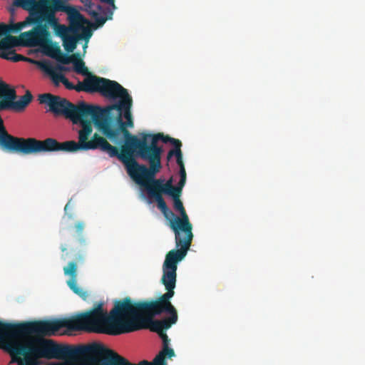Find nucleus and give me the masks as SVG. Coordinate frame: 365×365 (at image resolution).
Returning a JSON list of instances; mask_svg holds the SVG:
<instances>
[{
    "mask_svg": "<svg viewBox=\"0 0 365 365\" xmlns=\"http://www.w3.org/2000/svg\"><path fill=\"white\" fill-rule=\"evenodd\" d=\"M61 328L71 330L70 318L18 324L0 321V341L11 363L19 365H103L102 342L59 344L41 337L54 335Z\"/></svg>",
    "mask_w": 365,
    "mask_h": 365,
    "instance_id": "nucleus-1",
    "label": "nucleus"
},
{
    "mask_svg": "<svg viewBox=\"0 0 365 365\" xmlns=\"http://www.w3.org/2000/svg\"><path fill=\"white\" fill-rule=\"evenodd\" d=\"M83 86L86 91H98L110 99L119 98L117 103L103 108L96 106L93 124L106 138L95 133L88 138V143L91 145L86 150L106 153L110 158H118L127 168L136 161V158L142 159V152L161 148L158 143L163 137L162 133H142L138 138L127 129L133 126V121L130 111L133 98L126 88L115 81L95 76L88 78Z\"/></svg>",
    "mask_w": 365,
    "mask_h": 365,
    "instance_id": "nucleus-2",
    "label": "nucleus"
},
{
    "mask_svg": "<svg viewBox=\"0 0 365 365\" xmlns=\"http://www.w3.org/2000/svg\"><path fill=\"white\" fill-rule=\"evenodd\" d=\"M38 101L40 104L45 105L47 107V112L53 114L54 116H64L70 119L73 124L80 125L81 129L78 131V140L60 143L52 138L43 140L34 138H24L21 154L31 155L58 151L74 153L86 150V148L91 145V143H88V140L93 132V118L96 106L88 105L83 101L73 104L65 98L50 93L40 94Z\"/></svg>",
    "mask_w": 365,
    "mask_h": 365,
    "instance_id": "nucleus-3",
    "label": "nucleus"
},
{
    "mask_svg": "<svg viewBox=\"0 0 365 365\" xmlns=\"http://www.w3.org/2000/svg\"><path fill=\"white\" fill-rule=\"evenodd\" d=\"M183 258L165 256L163 264L161 282L167 292L158 299L150 302H133L130 297H125V303L128 307V320L131 327L134 328L133 331L145 329L147 324H150L149 320H153L154 316L163 313L169 314L170 316L168 318L175 316L178 321L177 311L170 300L175 294L178 263Z\"/></svg>",
    "mask_w": 365,
    "mask_h": 365,
    "instance_id": "nucleus-4",
    "label": "nucleus"
},
{
    "mask_svg": "<svg viewBox=\"0 0 365 365\" xmlns=\"http://www.w3.org/2000/svg\"><path fill=\"white\" fill-rule=\"evenodd\" d=\"M128 307L125 298L115 300L109 315H101L91 311L79 313L71 317V331L119 335L130 333L134 328L129 323Z\"/></svg>",
    "mask_w": 365,
    "mask_h": 365,
    "instance_id": "nucleus-5",
    "label": "nucleus"
},
{
    "mask_svg": "<svg viewBox=\"0 0 365 365\" xmlns=\"http://www.w3.org/2000/svg\"><path fill=\"white\" fill-rule=\"evenodd\" d=\"M163 148L153 150L152 148L141 153L142 159L149 163V168L145 165L139 164L137 161H133L132 165H129L126 171L129 176L138 185L144 187L148 194L168 195L173 197L174 195L182 193V188L178 185H173V180L170 178L165 183L163 180L155 179V175L160 172L162 168L161 155Z\"/></svg>",
    "mask_w": 365,
    "mask_h": 365,
    "instance_id": "nucleus-6",
    "label": "nucleus"
},
{
    "mask_svg": "<svg viewBox=\"0 0 365 365\" xmlns=\"http://www.w3.org/2000/svg\"><path fill=\"white\" fill-rule=\"evenodd\" d=\"M149 322L150 324H147L145 329H149L151 331L157 333L163 341V349L153 361L142 360L138 364L131 363L126 358L105 345L103 365H168L166 358L171 359L175 356V354L174 350L169 346L170 339L165 330L170 329L173 324L177 322L176 318L174 316L172 318L149 320Z\"/></svg>",
    "mask_w": 365,
    "mask_h": 365,
    "instance_id": "nucleus-7",
    "label": "nucleus"
},
{
    "mask_svg": "<svg viewBox=\"0 0 365 365\" xmlns=\"http://www.w3.org/2000/svg\"><path fill=\"white\" fill-rule=\"evenodd\" d=\"M182 193L174 195L173 207L178 212L180 217L175 215L170 220L169 226L175 233V245L178 249L169 251L166 255L185 258L192 244L193 239L192 225L190 222L188 215L186 213L182 202L180 199Z\"/></svg>",
    "mask_w": 365,
    "mask_h": 365,
    "instance_id": "nucleus-8",
    "label": "nucleus"
},
{
    "mask_svg": "<svg viewBox=\"0 0 365 365\" xmlns=\"http://www.w3.org/2000/svg\"><path fill=\"white\" fill-rule=\"evenodd\" d=\"M83 4V10L93 20L91 24L94 30L102 27L108 20L113 19L117 9L115 0H81Z\"/></svg>",
    "mask_w": 365,
    "mask_h": 365,
    "instance_id": "nucleus-9",
    "label": "nucleus"
},
{
    "mask_svg": "<svg viewBox=\"0 0 365 365\" xmlns=\"http://www.w3.org/2000/svg\"><path fill=\"white\" fill-rule=\"evenodd\" d=\"M66 14L68 16L69 26H66L58 24L56 26L53 28L55 34L61 37V39H63L71 33L80 31L81 28H82V24H86V26H90L93 24L92 22L84 17L77 9L67 12Z\"/></svg>",
    "mask_w": 365,
    "mask_h": 365,
    "instance_id": "nucleus-10",
    "label": "nucleus"
},
{
    "mask_svg": "<svg viewBox=\"0 0 365 365\" xmlns=\"http://www.w3.org/2000/svg\"><path fill=\"white\" fill-rule=\"evenodd\" d=\"M36 26L21 34V44L30 47H41L51 38V34L46 24L33 23Z\"/></svg>",
    "mask_w": 365,
    "mask_h": 365,
    "instance_id": "nucleus-11",
    "label": "nucleus"
},
{
    "mask_svg": "<svg viewBox=\"0 0 365 365\" xmlns=\"http://www.w3.org/2000/svg\"><path fill=\"white\" fill-rule=\"evenodd\" d=\"M19 40L13 36H6L0 41V57L13 62L20 61H31L30 58L17 54L12 50L14 46L19 45Z\"/></svg>",
    "mask_w": 365,
    "mask_h": 365,
    "instance_id": "nucleus-12",
    "label": "nucleus"
},
{
    "mask_svg": "<svg viewBox=\"0 0 365 365\" xmlns=\"http://www.w3.org/2000/svg\"><path fill=\"white\" fill-rule=\"evenodd\" d=\"M92 29H93L92 26L82 24L80 31L71 33L62 39L63 46L66 51L68 53L73 52L76 48L77 43L80 40H85L88 42L93 35Z\"/></svg>",
    "mask_w": 365,
    "mask_h": 365,
    "instance_id": "nucleus-13",
    "label": "nucleus"
},
{
    "mask_svg": "<svg viewBox=\"0 0 365 365\" xmlns=\"http://www.w3.org/2000/svg\"><path fill=\"white\" fill-rule=\"evenodd\" d=\"M63 272L65 275L69 276L67 280V285L68 287L77 295L81 297L83 299H86L88 297L87 292L84 291L82 288L77 285V264L75 262H70L67 266L63 267Z\"/></svg>",
    "mask_w": 365,
    "mask_h": 365,
    "instance_id": "nucleus-14",
    "label": "nucleus"
},
{
    "mask_svg": "<svg viewBox=\"0 0 365 365\" xmlns=\"http://www.w3.org/2000/svg\"><path fill=\"white\" fill-rule=\"evenodd\" d=\"M68 57H71V58L70 60H68L69 61L68 62V64L73 63V69L77 73L86 76V78L83 81V82H79L78 84L76 86V90L77 91H82L87 93H95L96 91H88L83 89L85 88L83 83L88 78H91V76H95L96 78L100 77L88 72V68L85 66V63L82 59L80 58L79 55L78 53L72 54L71 56H68Z\"/></svg>",
    "mask_w": 365,
    "mask_h": 365,
    "instance_id": "nucleus-15",
    "label": "nucleus"
},
{
    "mask_svg": "<svg viewBox=\"0 0 365 365\" xmlns=\"http://www.w3.org/2000/svg\"><path fill=\"white\" fill-rule=\"evenodd\" d=\"M40 48L45 55L56 60L61 64H68V60L71 58V57H68V55L61 52L58 46L53 44L51 38Z\"/></svg>",
    "mask_w": 365,
    "mask_h": 365,
    "instance_id": "nucleus-16",
    "label": "nucleus"
},
{
    "mask_svg": "<svg viewBox=\"0 0 365 365\" xmlns=\"http://www.w3.org/2000/svg\"><path fill=\"white\" fill-rule=\"evenodd\" d=\"M40 12L63 11L67 13L76 9V7L67 5L63 0H39Z\"/></svg>",
    "mask_w": 365,
    "mask_h": 365,
    "instance_id": "nucleus-17",
    "label": "nucleus"
},
{
    "mask_svg": "<svg viewBox=\"0 0 365 365\" xmlns=\"http://www.w3.org/2000/svg\"><path fill=\"white\" fill-rule=\"evenodd\" d=\"M160 140H162L165 143H170L174 146V149L169 150L168 153V160H170L173 156H175L176 162L179 168H181V166L185 167L182 160V153L181 150V141L178 139L170 137L169 135H165L163 133V137L160 138Z\"/></svg>",
    "mask_w": 365,
    "mask_h": 365,
    "instance_id": "nucleus-18",
    "label": "nucleus"
},
{
    "mask_svg": "<svg viewBox=\"0 0 365 365\" xmlns=\"http://www.w3.org/2000/svg\"><path fill=\"white\" fill-rule=\"evenodd\" d=\"M13 6L22 8L23 9L29 12V16L26 18H30L32 21H34L36 17L39 18L38 14H39V1L36 0H14Z\"/></svg>",
    "mask_w": 365,
    "mask_h": 365,
    "instance_id": "nucleus-19",
    "label": "nucleus"
},
{
    "mask_svg": "<svg viewBox=\"0 0 365 365\" xmlns=\"http://www.w3.org/2000/svg\"><path fill=\"white\" fill-rule=\"evenodd\" d=\"M34 23L30 18H26L24 21L7 26L4 24H0V36L5 35L9 36V33H17L22 30L24 27L31 25Z\"/></svg>",
    "mask_w": 365,
    "mask_h": 365,
    "instance_id": "nucleus-20",
    "label": "nucleus"
},
{
    "mask_svg": "<svg viewBox=\"0 0 365 365\" xmlns=\"http://www.w3.org/2000/svg\"><path fill=\"white\" fill-rule=\"evenodd\" d=\"M55 13L56 11L39 12L38 14L39 18L37 19L36 16L34 21L40 24H46L48 27L50 26L53 29L58 24V19L55 16Z\"/></svg>",
    "mask_w": 365,
    "mask_h": 365,
    "instance_id": "nucleus-21",
    "label": "nucleus"
},
{
    "mask_svg": "<svg viewBox=\"0 0 365 365\" xmlns=\"http://www.w3.org/2000/svg\"><path fill=\"white\" fill-rule=\"evenodd\" d=\"M149 198H153L154 199L156 202H157V206L158 207V209L161 211V212L163 214L164 217L167 219V220H169V221L175 217V214L173 213V211H171L166 202H165L163 196L160 195H151V194H148Z\"/></svg>",
    "mask_w": 365,
    "mask_h": 365,
    "instance_id": "nucleus-22",
    "label": "nucleus"
},
{
    "mask_svg": "<svg viewBox=\"0 0 365 365\" xmlns=\"http://www.w3.org/2000/svg\"><path fill=\"white\" fill-rule=\"evenodd\" d=\"M41 67L51 76L55 84H58L60 82L63 83L66 77L51 64L48 63H41Z\"/></svg>",
    "mask_w": 365,
    "mask_h": 365,
    "instance_id": "nucleus-23",
    "label": "nucleus"
},
{
    "mask_svg": "<svg viewBox=\"0 0 365 365\" xmlns=\"http://www.w3.org/2000/svg\"><path fill=\"white\" fill-rule=\"evenodd\" d=\"M86 224L83 221H77L74 225V230L76 235V238L80 243H84L85 239L83 237V230Z\"/></svg>",
    "mask_w": 365,
    "mask_h": 365,
    "instance_id": "nucleus-24",
    "label": "nucleus"
},
{
    "mask_svg": "<svg viewBox=\"0 0 365 365\" xmlns=\"http://www.w3.org/2000/svg\"><path fill=\"white\" fill-rule=\"evenodd\" d=\"M103 302H98L95 304L93 307L89 309V311L101 315H109V313L103 309Z\"/></svg>",
    "mask_w": 365,
    "mask_h": 365,
    "instance_id": "nucleus-25",
    "label": "nucleus"
},
{
    "mask_svg": "<svg viewBox=\"0 0 365 365\" xmlns=\"http://www.w3.org/2000/svg\"><path fill=\"white\" fill-rule=\"evenodd\" d=\"M179 175H180V179L178 185L180 187L183 188V187L185 185L186 178H187V175H186V171H185V167L181 166V168H180Z\"/></svg>",
    "mask_w": 365,
    "mask_h": 365,
    "instance_id": "nucleus-26",
    "label": "nucleus"
},
{
    "mask_svg": "<svg viewBox=\"0 0 365 365\" xmlns=\"http://www.w3.org/2000/svg\"><path fill=\"white\" fill-rule=\"evenodd\" d=\"M54 68L56 70H57L60 73L63 72V71L67 72V71H70L69 68L66 67L64 66H61V65H58V66H55Z\"/></svg>",
    "mask_w": 365,
    "mask_h": 365,
    "instance_id": "nucleus-27",
    "label": "nucleus"
},
{
    "mask_svg": "<svg viewBox=\"0 0 365 365\" xmlns=\"http://www.w3.org/2000/svg\"><path fill=\"white\" fill-rule=\"evenodd\" d=\"M63 84L66 86V88L73 89L74 88V86L72 83H71L66 78L63 81Z\"/></svg>",
    "mask_w": 365,
    "mask_h": 365,
    "instance_id": "nucleus-28",
    "label": "nucleus"
},
{
    "mask_svg": "<svg viewBox=\"0 0 365 365\" xmlns=\"http://www.w3.org/2000/svg\"><path fill=\"white\" fill-rule=\"evenodd\" d=\"M76 259H77V261H78V262L83 261V255H79L76 257Z\"/></svg>",
    "mask_w": 365,
    "mask_h": 365,
    "instance_id": "nucleus-29",
    "label": "nucleus"
},
{
    "mask_svg": "<svg viewBox=\"0 0 365 365\" xmlns=\"http://www.w3.org/2000/svg\"><path fill=\"white\" fill-rule=\"evenodd\" d=\"M69 203H70V202H68L66 205V206H65V207H64V211H65V212H66H66H67V211H68V206H69Z\"/></svg>",
    "mask_w": 365,
    "mask_h": 365,
    "instance_id": "nucleus-30",
    "label": "nucleus"
},
{
    "mask_svg": "<svg viewBox=\"0 0 365 365\" xmlns=\"http://www.w3.org/2000/svg\"><path fill=\"white\" fill-rule=\"evenodd\" d=\"M66 250V247H61V251L62 252H65Z\"/></svg>",
    "mask_w": 365,
    "mask_h": 365,
    "instance_id": "nucleus-31",
    "label": "nucleus"
}]
</instances>
